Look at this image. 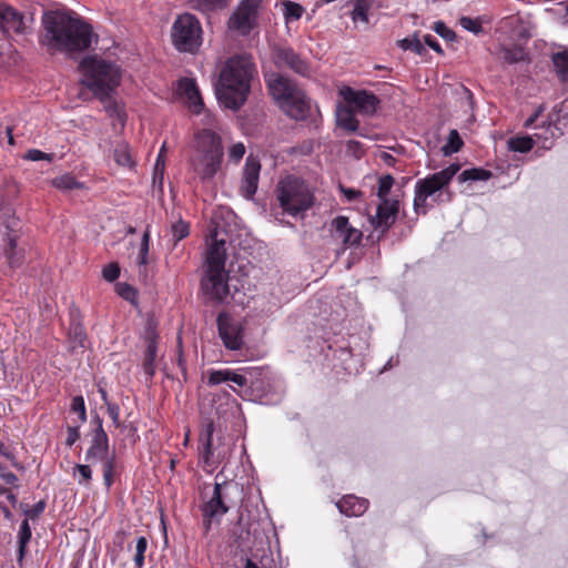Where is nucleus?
Returning <instances> with one entry per match:
<instances>
[{
    "instance_id": "1",
    "label": "nucleus",
    "mask_w": 568,
    "mask_h": 568,
    "mask_svg": "<svg viewBox=\"0 0 568 568\" xmlns=\"http://www.w3.org/2000/svg\"><path fill=\"white\" fill-rule=\"evenodd\" d=\"M43 36L41 42L61 52H82L92 42V27L77 13L68 10H50L42 16Z\"/></svg>"
},
{
    "instance_id": "2",
    "label": "nucleus",
    "mask_w": 568,
    "mask_h": 568,
    "mask_svg": "<svg viewBox=\"0 0 568 568\" xmlns=\"http://www.w3.org/2000/svg\"><path fill=\"white\" fill-rule=\"evenodd\" d=\"M256 74V67L251 55L235 54L222 65L215 95L221 105L237 111L244 105L251 92V82Z\"/></svg>"
},
{
    "instance_id": "3",
    "label": "nucleus",
    "mask_w": 568,
    "mask_h": 568,
    "mask_svg": "<svg viewBox=\"0 0 568 568\" xmlns=\"http://www.w3.org/2000/svg\"><path fill=\"white\" fill-rule=\"evenodd\" d=\"M212 243L206 252L205 274L201 291L206 303L223 304L230 295L229 273L225 270V240L217 239L216 229L211 231Z\"/></svg>"
},
{
    "instance_id": "4",
    "label": "nucleus",
    "mask_w": 568,
    "mask_h": 568,
    "mask_svg": "<svg viewBox=\"0 0 568 568\" xmlns=\"http://www.w3.org/2000/svg\"><path fill=\"white\" fill-rule=\"evenodd\" d=\"M224 148L221 136L211 129H203L195 134L194 155L191 165L203 184L213 182L222 169Z\"/></svg>"
},
{
    "instance_id": "5",
    "label": "nucleus",
    "mask_w": 568,
    "mask_h": 568,
    "mask_svg": "<svg viewBox=\"0 0 568 568\" xmlns=\"http://www.w3.org/2000/svg\"><path fill=\"white\" fill-rule=\"evenodd\" d=\"M267 89L281 109L295 120H305L310 113V100L296 83L282 73L266 78Z\"/></svg>"
},
{
    "instance_id": "6",
    "label": "nucleus",
    "mask_w": 568,
    "mask_h": 568,
    "mask_svg": "<svg viewBox=\"0 0 568 568\" xmlns=\"http://www.w3.org/2000/svg\"><path fill=\"white\" fill-rule=\"evenodd\" d=\"M84 75L82 83L94 94L105 99L108 93H113L121 81V72L116 64L99 59L87 57L79 64Z\"/></svg>"
},
{
    "instance_id": "7",
    "label": "nucleus",
    "mask_w": 568,
    "mask_h": 568,
    "mask_svg": "<svg viewBox=\"0 0 568 568\" xmlns=\"http://www.w3.org/2000/svg\"><path fill=\"white\" fill-rule=\"evenodd\" d=\"M276 199L283 211L292 216H304L315 202L314 194L307 183L295 176L281 180L276 186Z\"/></svg>"
},
{
    "instance_id": "8",
    "label": "nucleus",
    "mask_w": 568,
    "mask_h": 568,
    "mask_svg": "<svg viewBox=\"0 0 568 568\" xmlns=\"http://www.w3.org/2000/svg\"><path fill=\"white\" fill-rule=\"evenodd\" d=\"M202 26L191 13L178 16L172 24L171 39L179 52L195 54L202 45Z\"/></svg>"
},
{
    "instance_id": "9",
    "label": "nucleus",
    "mask_w": 568,
    "mask_h": 568,
    "mask_svg": "<svg viewBox=\"0 0 568 568\" xmlns=\"http://www.w3.org/2000/svg\"><path fill=\"white\" fill-rule=\"evenodd\" d=\"M460 166L453 163L439 172L420 179L415 185L414 210L417 214H426L428 210L427 199L429 196H440L442 191L448 186L452 179L457 174Z\"/></svg>"
},
{
    "instance_id": "10",
    "label": "nucleus",
    "mask_w": 568,
    "mask_h": 568,
    "mask_svg": "<svg viewBox=\"0 0 568 568\" xmlns=\"http://www.w3.org/2000/svg\"><path fill=\"white\" fill-rule=\"evenodd\" d=\"M0 221L6 227L2 251L10 267L16 268L24 261V248L18 245L20 240L21 222L12 213L9 205L0 207Z\"/></svg>"
},
{
    "instance_id": "11",
    "label": "nucleus",
    "mask_w": 568,
    "mask_h": 568,
    "mask_svg": "<svg viewBox=\"0 0 568 568\" xmlns=\"http://www.w3.org/2000/svg\"><path fill=\"white\" fill-rule=\"evenodd\" d=\"M227 487V483H215L210 494L206 491L210 486H205L201 493V499L203 500L201 510L206 530L211 528L212 521L220 523L222 516L229 511V506L225 501V490Z\"/></svg>"
},
{
    "instance_id": "12",
    "label": "nucleus",
    "mask_w": 568,
    "mask_h": 568,
    "mask_svg": "<svg viewBox=\"0 0 568 568\" xmlns=\"http://www.w3.org/2000/svg\"><path fill=\"white\" fill-rule=\"evenodd\" d=\"M261 0H242L227 20V28L248 36L255 26Z\"/></svg>"
},
{
    "instance_id": "13",
    "label": "nucleus",
    "mask_w": 568,
    "mask_h": 568,
    "mask_svg": "<svg viewBox=\"0 0 568 568\" xmlns=\"http://www.w3.org/2000/svg\"><path fill=\"white\" fill-rule=\"evenodd\" d=\"M214 423L209 422L203 430L201 432L200 440L202 443L201 457L205 465L216 466L224 462L230 454V447L221 443L219 438V445L214 447Z\"/></svg>"
},
{
    "instance_id": "14",
    "label": "nucleus",
    "mask_w": 568,
    "mask_h": 568,
    "mask_svg": "<svg viewBox=\"0 0 568 568\" xmlns=\"http://www.w3.org/2000/svg\"><path fill=\"white\" fill-rule=\"evenodd\" d=\"M339 94L353 110L364 115L375 114L381 103L379 98L367 90L344 87L339 90Z\"/></svg>"
},
{
    "instance_id": "15",
    "label": "nucleus",
    "mask_w": 568,
    "mask_h": 568,
    "mask_svg": "<svg viewBox=\"0 0 568 568\" xmlns=\"http://www.w3.org/2000/svg\"><path fill=\"white\" fill-rule=\"evenodd\" d=\"M273 61L278 69H288L305 78L312 74L310 62L291 47L274 48Z\"/></svg>"
},
{
    "instance_id": "16",
    "label": "nucleus",
    "mask_w": 568,
    "mask_h": 568,
    "mask_svg": "<svg viewBox=\"0 0 568 568\" xmlns=\"http://www.w3.org/2000/svg\"><path fill=\"white\" fill-rule=\"evenodd\" d=\"M216 324L223 345L231 351L241 349L244 344L242 324L233 320L226 312L219 313Z\"/></svg>"
},
{
    "instance_id": "17",
    "label": "nucleus",
    "mask_w": 568,
    "mask_h": 568,
    "mask_svg": "<svg viewBox=\"0 0 568 568\" xmlns=\"http://www.w3.org/2000/svg\"><path fill=\"white\" fill-rule=\"evenodd\" d=\"M329 231L333 236L341 239L342 251L347 247H356L361 244L363 232L349 224L348 217L338 215L332 220Z\"/></svg>"
},
{
    "instance_id": "18",
    "label": "nucleus",
    "mask_w": 568,
    "mask_h": 568,
    "mask_svg": "<svg viewBox=\"0 0 568 568\" xmlns=\"http://www.w3.org/2000/svg\"><path fill=\"white\" fill-rule=\"evenodd\" d=\"M398 212V200L381 201L376 214L371 217V223L376 230H381L382 234H385L396 222Z\"/></svg>"
},
{
    "instance_id": "19",
    "label": "nucleus",
    "mask_w": 568,
    "mask_h": 568,
    "mask_svg": "<svg viewBox=\"0 0 568 568\" xmlns=\"http://www.w3.org/2000/svg\"><path fill=\"white\" fill-rule=\"evenodd\" d=\"M260 172V161L253 156L246 158L240 186V193L246 200H252L257 191Z\"/></svg>"
},
{
    "instance_id": "20",
    "label": "nucleus",
    "mask_w": 568,
    "mask_h": 568,
    "mask_svg": "<svg viewBox=\"0 0 568 568\" xmlns=\"http://www.w3.org/2000/svg\"><path fill=\"white\" fill-rule=\"evenodd\" d=\"M0 31L8 33L13 31L18 34L28 32L24 16L13 7L0 2Z\"/></svg>"
},
{
    "instance_id": "21",
    "label": "nucleus",
    "mask_w": 568,
    "mask_h": 568,
    "mask_svg": "<svg viewBox=\"0 0 568 568\" xmlns=\"http://www.w3.org/2000/svg\"><path fill=\"white\" fill-rule=\"evenodd\" d=\"M88 341L85 327L82 323L81 312L78 307L70 308V326L68 331L69 348L73 353L77 348H84Z\"/></svg>"
},
{
    "instance_id": "22",
    "label": "nucleus",
    "mask_w": 568,
    "mask_h": 568,
    "mask_svg": "<svg viewBox=\"0 0 568 568\" xmlns=\"http://www.w3.org/2000/svg\"><path fill=\"white\" fill-rule=\"evenodd\" d=\"M146 348L143 355V372L146 379L151 381L155 374V359L158 356V335L151 323H148L145 329Z\"/></svg>"
},
{
    "instance_id": "23",
    "label": "nucleus",
    "mask_w": 568,
    "mask_h": 568,
    "mask_svg": "<svg viewBox=\"0 0 568 568\" xmlns=\"http://www.w3.org/2000/svg\"><path fill=\"white\" fill-rule=\"evenodd\" d=\"M562 135V131L552 121V116L549 115L547 120H542L539 126H536V132L532 136L537 141H540L541 148L549 150L551 149L554 141Z\"/></svg>"
},
{
    "instance_id": "24",
    "label": "nucleus",
    "mask_w": 568,
    "mask_h": 568,
    "mask_svg": "<svg viewBox=\"0 0 568 568\" xmlns=\"http://www.w3.org/2000/svg\"><path fill=\"white\" fill-rule=\"evenodd\" d=\"M90 446L85 452V462L95 463L111 456L108 434H90Z\"/></svg>"
},
{
    "instance_id": "25",
    "label": "nucleus",
    "mask_w": 568,
    "mask_h": 568,
    "mask_svg": "<svg viewBox=\"0 0 568 568\" xmlns=\"http://www.w3.org/2000/svg\"><path fill=\"white\" fill-rule=\"evenodd\" d=\"M224 382H232L240 387H246L248 385V379L245 374L232 371L230 368L211 369L209 372V385L214 386Z\"/></svg>"
},
{
    "instance_id": "26",
    "label": "nucleus",
    "mask_w": 568,
    "mask_h": 568,
    "mask_svg": "<svg viewBox=\"0 0 568 568\" xmlns=\"http://www.w3.org/2000/svg\"><path fill=\"white\" fill-rule=\"evenodd\" d=\"M368 505L367 499L354 495H346L336 504L339 511L348 517L363 515L367 510Z\"/></svg>"
},
{
    "instance_id": "27",
    "label": "nucleus",
    "mask_w": 568,
    "mask_h": 568,
    "mask_svg": "<svg viewBox=\"0 0 568 568\" xmlns=\"http://www.w3.org/2000/svg\"><path fill=\"white\" fill-rule=\"evenodd\" d=\"M355 110L348 104L347 106L341 108L336 114L337 124L346 130L347 132L357 133L361 136H365L364 133L359 132V121L356 119Z\"/></svg>"
},
{
    "instance_id": "28",
    "label": "nucleus",
    "mask_w": 568,
    "mask_h": 568,
    "mask_svg": "<svg viewBox=\"0 0 568 568\" xmlns=\"http://www.w3.org/2000/svg\"><path fill=\"white\" fill-rule=\"evenodd\" d=\"M32 537L31 527L29 525L28 519H24L19 529L18 534V551H17V562L20 567L23 566V560L27 555L28 544L30 542Z\"/></svg>"
},
{
    "instance_id": "29",
    "label": "nucleus",
    "mask_w": 568,
    "mask_h": 568,
    "mask_svg": "<svg viewBox=\"0 0 568 568\" xmlns=\"http://www.w3.org/2000/svg\"><path fill=\"white\" fill-rule=\"evenodd\" d=\"M104 106L105 112L112 119L119 121V123L123 126L125 123V113L123 109L118 104V102L112 98V93H108L105 99L102 97H97Z\"/></svg>"
},
{
    "instance_id": "30",
    "label": "nucleus",
    "mask_w": 568,
    "mask_h": 568,
    "mask_svg": "<svg viewBox=\"0 0 568 568\" xmlns=\"http://www.w3.org/2000/svg\"><path fill=\"white\" fill-rule=\"evenodd\" d=\"M231 0H190L193 9L203 13L217 11L226 8Z\"/></svg>"
},
{
    "instance_id": "31",
    "label": "nucleus",
    "mask_w": 568,
    "mask_h": 568,
    "mask_svg": "<svg viewBox=\"0 0 568 568\" xmlns=\"http://www.w3.org/2000/svg\"><path fill=\"white\" fill-rule=\"evenodd\" d=\"M491 172L488 170H485L483 168H471L464 170L458 175L459 182H467V181H487L491 178Z\"/></svg>"
},
{
    "instance_id": "32",
    "label": "nucleus",
    "mask_w": 568,
    "mask_h": 568,
    "mask_svg": "<svg viewBox=\"0 0 568 568\" xmlns=\"http://www.w3.org/2000/svg\"><path fill=\"white\" fill-rule=\"evenodd\" d=\"M397 45L405 51L410 50L414 53L422 55V57L427 53V50H426L425 45L422 43V41L419 40L417 33H414V36L410 38H405V39L398 40Z\"/></svg>"
},
{
    "instance_id": "33",
    "label": "nucleus",
    "mask_w": 568,
    "mask_h": 568,
    "mask_svg": "<svg viewBox=\"0 0 568 568\" xmlns=\"http://www.w3.org/2000/svg\"><path fill=\"white\" fill-rule=\"evenodd\" d=\"M535 144L534 136L525 135V136H515L510 138L508 141V146L511 151L526 153L529 152Z\"/></svg>"
},
{
    "instance_id": "34",
    "label": "nucleus",
    "mask_w": 568,
    "mask_h": 568,
    "mask_svg": "<svg viewBox=\"0 0 568 568\" xmlns=\"http://www.w3.org/2000/svg\"><path fill=\"white\" fill-rule=\"evenodd\" d=\"M102 463L103 483L109 489L114 483V470L116 466V457L114 454L106 457V459L100 460Z\"/></svg>"
},
{
    "instance_id": "35",
    "label": "nucleus",
    "mask_w": 568,
    "mask_h": 568,
    "mask_svg": "<svg viewBox=\"0 0 568 568\" xmlns=\"http://www.w3.org/2000/svg\"><path fill=\"white\" fill-rule=\"evenodd\" d=\"M552 63L562 81H568V50L552 54Z\"/></svg>"
},
{
    "instance_id": "36",
    "label": "nucleus",
    "mask_w": 568,
    "mask_h": 568,
    "mask_svg": "<svg viewBox=\"0 0 568 568\" xmlns=\"http://www.w3.org/2000/svg\"><path fill=\"white\" fill-rule=\"evenodd\" d=\"M52 185L61 191H71L83 186L82 183L71 174H64L53 179Z\"/></svg>"
},
{
    "instance_id": "37",
    "label": "nucleus",
    "mask_w": 568,
    "mask_h": 568,
    "mask_svg": "<svg viewBox=\"0 0 568 568\" xmlns=\"http://www.w3.org/2000/svg\"><path fill=\"white\" fill-rule=\"evenodd\" d=\"M463 144H464V142H463L458 131L450 130V132L448 134L447 144L443 146L444 154L449 155L452 153L458 152L462 149Z\"/></svg>"
},
{
    "instance_id": "38",
    "label": "nucleus",
    "mask_w": 568,
    "mask_h": 568,
    "mask_svg": "<svg viewBox=\"0 0 568 568\" xmlns=\"http://www.w3.org/2000/svg\"><path fill=\"white\" fill-rule=\"evenodd\" d=\"M371 8L369 0H357L354 4V9L352 11V19L354 21H363L368 22V10Z\"/></svg>"
},
{
    "instance_id": "39",
    "label": "nucleus",
    "mask_w": 568,
    "mask_h": 568,
    "mask_svg": "<svg viewBox=\"0 0 568 568\" xmlns=\"http://www.w3.org/2000/svg\"><path fill=\"white\" fill-rule=\"evenodd\" d=\"M503 60L509 64L518 63L525 60L526 53L524 49L519 47L515 48H504L503 51Z\"/></svg>"
},
{
    "instance_id": "40",
    "label": "nucleus",
    "mask_w": 568,
    "mask_h": 568,
    "mask_svg": "<svg viewBox=\"0 0 568 568\" xmlns=\"http://www.w3.org/2000/svg\"><path fill=\"white\" fill-rule=\"evenodd\" d=\"M394 182L395 180L390 174H385L379 178L377 196L379 197L381 201L389 200L387 195L390 192Z\"/></svg>"
},
{
    "instance_id": "41",
    "label": "nucleus",
    "mask_w": 568,
    "mask_h": 568,
    "mask_svg": "<svg viewBox=\"0 0 568 568\" xmlns=\"http://www.w3.org/2000/svg\"><path fill=\"white\" fill-rule=\"evenodd\" d=\"M283 6H284V17H285L286 21L298 20L304 12L303 7L293 1H285Z\"/></svg>"
},
{
    "instance_id": "42",
    "label": "nucleus",
    "mask_w": 568,
    "mask_h": 568,
    "mask_svg": "<svg viewBox=\"0 0 568 568\" xmlns=\"http://www.w3.org/2000/svg\"><path fill=\"white\" fill-rule=\"evenodd\" d=\"M459 24L467 31L478 36L484 32L480 18L462 17Z\"/></svg>"
},
{
    "instance_id": "43",
    "label": "nucleus",
    "mask_w": 568,
    "mask_h": 568,
    "mask_svg": "<svg viewBox=\"0 0 568 568\" xmlns=\"http://www.w3.org/2000/svg\"><path fill=\"white\" fill-rule=\"evenodd\" d=\"M79 474L78 483L82 486H88L92 479V469L90 465L77 464L73 468V476Z\"/></svg>"
},
{
    "instance_id": "44",
    "label": "nucleus",
    "mask_w": 568,
    "mask_h": 568,
    "mask_svg": "<svg viewBox=\"0 0 568 568\" xmlns=\"http://www.w3.org/2000/svg\"><path fill=\"white\" fill-rule=\"evenodd\" d=\"M71 412L78 414V417L81 423L87 422V409L84 398L81 395L74 396L71 402Z\"/></svg>"
},
{
    "instance_id": "45",
    "label": "nucleus",
    "mask_w": 568,
    "mask_h": 568,
    "mask_svg": "<svg viewBox=\"0 0 568 568\" xmlns=\"http://www.w3.org/2000/svg\"><path fill=\"white\" fill-rule=\"evenodd\" d=\"M433 30L442 37L444 40L452 42L455 41L457 36L454 30L449 29L445 22L436 21L434 22Z\"/></svg>"
},
{
    "instance_id": "46",
    "label": "nucleus",
    "mask_w": 568,
    "mask_h": 568,
    "mask_svg": "<svg viewBox=\"0 0 568 568\" xmlns=\"http://www.w3.org/2000/svg\"><path fill=\"white\" fill-rule=\"evenodd\" d=\"M149 244H150V233L146 230L141 239L140 243V251L138 255V263L139 265H146L148 264V256H149Z\"/></svg>"
},
{
    "instance_id": "47",
    "label": "nucleus",
    "mask_w": 568,
    "mask_h": 568,
    "mask_svg": "<svg viewBox=\"0 0 568 568\" xmlns=\"http://www.w3.org/2000/svg\"><path fill=\"white\" fill-rule=\"evenodd\" d=\"M114 160L119 165L129 166L132 164L131 155L126 145H119L114 149Z\"/></svg>"
},
{
    "instance_id": "48",
    "label": "nucleus",
    "mask_w": 568,
    "mask_h": 568,
    "mask_svg": "<svg viewBox=\"0 0 568 568\" xmlns=\"http://www.w3.org/2000/svg\"><path fill=\"white\" fill-rule=\"evenodd\" d=\"M165 150H166V146H165V143H163V145L158 154L155 165H154V173H153L154 181L158 178H160L161 181L163 180V173H164V168H165V156H164Z\"/></svg>"
},
{
    "instance_id": "49",
    "label": "nucleus",
    "mask_w": 568,
    "mask_h": 568,
    "mask_svg": "<svg viewBox=\"0 0 568 568\" xmlns=\"http://www.w3.org/2000/svg\"><path fill=\"white\" fill-rule=\"evenodd\" d=\"M196 82L193 79L190 78H182L179 81V90L181 94H183L185 98L195 94V91L197 90Z\"/></svg>"
},
{
    "instance_id": "50",
    "label": "nucleus",
    "mask_w": 568,
    "mask_h": 568,
    "mask_svg": "<svg viewBox=\"0 0 568 568\" xmlns=\"http://www.w3.org/2000/svg\"><path fill=\"white\" fill-rule=\"evenodd\" d=\"M190 233L189 224L184 221L180 220L179 222L172 225V235L175 241H181L185 239Z\"/></svg>"
},
{
    "instance_id": "51",
    "label": "nucleus",
    "mask_w": 568,
    "mask_h": 568,
    "mask_svg": "<svg viewBox=\"0 0 568 568\" xmlns=\"http://www.w3.org/2000/svg\"><path fill=\"white\" fill-rule=\"evenodd\" d=\"M53 154L52 153H44L38 149H31V150H28L27 153L24 154L23 159L26 160H29V161H42V160H45V161H49L51 162L53 160Z\"/></svg>"
},
{
    "instance_id": "52",
    "label": "nucleus",
    "mask_w": 568,
    "mask_h": 568,
    "mask_svg": "<svg viewBox=\"0 0 568 568\" xmlns=\"http://www.w3.org/2000/svg\"><path fill=\"white\" fill-rule=\"evenodd\" d=\"M103 278L108 282H114L120 276V266L118 263H110L102 270Z\"/></svg>"
},
{
    "instance_id": "53",
    "label": "nucleus",
    "mask_w": 568,
    "mask_h": 568,
    "mask_svg": "<svg viewBox=\"0 0 568 568\" xmlns=\"http://www.w3.org/2000/svg\"><path fill=\"white\" fill-rule=\"evenodd\" d=\"M186 99H187L190 106L193 109V111L199 114L204 106L200 90L197 89L195 91V94H191V95L186 97Z\"/></svg>"
},
{
    "instance_id": "54",
    "label": "nucleus",
    "mask_w": 568,
    "mask_h": 568,
    "mask_svg": "<svg viewBox=\"0 0 568 568\" xmlns=\"http://www.w3.org/2000/svg\"><path fill=\"white\" fill-rule=\"evenodd\" d=\"M544 106H538L535 112L524 122V126L526 129H532L536 130V126H539L540 123H538L539 118L542 115Z\"/></svg>"
},
{
    "instance_id": "55",
    "label": "nucleus",
    "mask_w": 568,
    "mask_h": 568,
    "mask_svg": "<svg viewBox=\"0 0 568 568\" xmlns=\"http://www.w3.org/2000/svg\"><path fill=\"white\" fill-rule=\"evenodd\" d=\"M45 509V501L39 500L30 509H24V515L30 519H37Z\"/></svg>"
},
{
    "instance_id": "56",
    "label": "nucleus",
    "mask_w": 568,
    "mask_h": 568,
    "mask_svg": "<svg viewBox=\"0 0 568 568\" xmlns=\"http://www.w3.org/2000/svg\"><path fill=\"white\" fill-rule=\"evenodd\" d=\"M67 434L68 435L65 438V445L71 447L80 438V426L79 425L68 426Z\"/></svg>"
},
{
    "instance_id": "57",
    "label": "nucleus",
    "mask_w": 568,
    "mask_h": 568,
    "mask_svg": "<svg viewBox=\"0 0 568 568\" xmlns=\"http://www.w3.org/2000/svg\"><path fill=\"white\" fill-rule=\"evenodd\" d=\"M118 293L121 297H123L126 301H130L135 296V290L126 283L118 284Z\"/></svg>"
},
{
    "instance_id": "58",
    "label": "nucleus",
    "mask_w": 568,
    "mask_h": 568,
    "mask_svg": "<svg viewBox=\"0 0 568 568\" xmlns=\"http://www.w3.org/2000/svg\"><path fill=\"white\" fill-rule=\"evenodd\" d=\"M90 424H91V427H92L90 434H98V435L106 434V432L103 428V420L99 416V414H94L92 416Z\"/></svg>"
},
{
    "instance_id": "59",
    "label": "nucleus",
    "mask_w": 568,
    "mask_h": 568,
    "mask_svg": "<svg viewBox=\"0 0 568 568\" xmlns=\"http://www.w3.org/2000/svg\"><path fill=\"white\" fill-rule=\"evenodd\" d=\"M108 414L111 417L115 427H122L120 422V407L118 404H108L106 407Z\"/></svg>"
},
{
    "instance_id": "60",
    "label": "nucleus",
    "mask_w": 568,
    "mask_h": 568,
    "mask_svg": "<svg viewBox=\"0 0 568 568\" xmlns=\"http://www.w3.org/2000/svg\"><path fill=\"white\" fill-rule=\"evenodd\" d=\"M245 153V146L242 143L233 144L229 151L230 159L239 162Z\"/></svg>"
},
{
    "instance_id": "61",
    "label": "nucleus",
    "mask_w": 568,
    "mask_h": 568,
    "mask_svg": "<svg viewBox=\"0 0 568 568\" xmlns=\"http://www.w3.org/2000/svg\"><path fill=\"white\" fill-rule=\"evenodd\" d=\"M424 43L427 44L430 49H433L435 52L443 54L444 51L442 49V45L437 41L435 37L432 34H425L424 36Z\"/></svg>"
},
{
    "instance_id": "62",
    "label": "nucleus",
    "mask_w": 568,
    "mask_h": 568,
    "mask_svg": "<svg viewBox=\"0 0 568 568\" xmlns=\"http://www.w3.org/2000/svg\"><path fill=\"white\" fill-rule=\"evenodd\" d=\"M377 158L387 166L395 168L397 159L386 151H379Z\"/></svg>"
},
{
    "instance_id": "63",
    "label": "nucleus",
    "mask_w": 568,
    "mask_h": 568,
    "mask_svg": "<svg viewBox=\"0 0 568 568\" xmlns=\"http://www.w3.org/2000/svg\"><path fill=\"white\" fill-rule=\"evenodd\" d=\"M341 191L344 193L348 201H355L361 196V191L348 189L343 185H341Z\"/></svg>"
},
{
    "instance_id": "64",
    "label": "nucleus",
    "mask_w": 568,
    "mask_h": 568,
    "mask_svg": "<svg viewBox=\"0 0 568 568\" xmlns=\"http://www.w3.org/2000/svg\"><path fill=\"white\" fill-rule=\"evenodd\" d=\"M0 477L9 485H14L18 481V477L11 471L1 473Z\"/></svg>"
}]
</instances>
